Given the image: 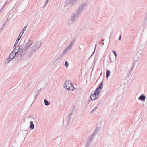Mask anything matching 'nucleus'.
<instances>
[{
  "mask_svg": "<svg viewBox=\"0 0 147 147\" xmlns=\"http://www.w3.org/2000/svg\"><path fill=\"white\" fill-rule=\"evenodd\" d=\"M15 49L16 50L17 53H18L17 56L18 59H21L24 55L26 54L28 49L25 46L23 45H18L15 48Z\"/></svg>",
  "mask_w": 147,
  "mask_h": 147,
  "instance_id": "nucleus-1",
  "label": "nucleus"
},
{
  "mask_svg": "<svg viewBox=\"0 0 147 147\" xmlns=\"http://www.w3.org/2000/svg\"><path fill=\"white\" fill-rule=\"evenodd\" d=\"M41 42L40 41H38L35 42L32 47L31 54H32V52H34L38 49L41 46Z\"/></svg>",
  "mask_w": 147,
  "mask_h": 147,
  "instance_id": "nucleus-2",
  "label": "nucleus"
},
{
  "mask_svg": "<svg viewBox=\"0 0 147 147\" xmlns=\"http://www.w3.org/2000/svg\"><path fill=\"white\" fill-rule=\"evenodd\" d=\"M64 86L66 89L71 90H73L74 88V86L72 83L70 81L68 80H67L65 81L64 84Z\"/></svg>",
  "mask_w": 147,
  "mask_h": 147,
  "instance_id": "nucleus-3",
  "label": "nucleus"
},
{
  "mask_svg": "<svg viewBox=\"0 0 147 147\" xmlns=\"http://www.w3.org/2000/svg\"><path fill=\"white\" fill-rule=\"evenodd\" d=\"M86 3H81L79 6L77 11V13L76 14L79 17L80 15L86 6Z\"/></svg>",
  "mask_w": 147,
  "mask_h": 147,
  "instance_id": "nucleus-4",
  "label": "nucleus"
},
{
  "mask_svg": "<svg viewBox=\"0 0 147 147\" xmlns=\"http://www.w3.org/2000/svg\"><path fill=\"white\" fill-rule=\"evenodd\" d=\"M79 17L76 14H74L70 17V19L68 20V24L70 25L74 23L75 20H77Z\"/></svg>",
  "mask_w": 147,
  "mask_h": 147,
  "instance_id": "nucleus-5",
  "label": "nucleus"
},
{
  "mask_svg": "<svg viewBox=\"0 0 147 147\" xmlns=\"http://www.w3.org/2000/svg\"><path fill=\"white\" fill-rule=\"evenodd\" d=\"M26 28H27V26H25V27H24V28H23V30H22L21 32H20V34H19V35L18 37V38H17V39L16 40V41L15 42V44L14 45V47H15V46H16V44H17V43H18L20 39V38L21 37L23 33H24V31L26 30Z\"/></svg>",
  "mask_w": 147,
  "mask_h": 147,
  "instance_id": "nucleus-6",
  "label": "nucleus"
},
{
  "mask_svg": "<svg viewBox=\"0 0 147 147\" xmlns=\"http://www.w3.org/2000/svg\"><path fill=\"white\" fill-rule=\"evenodd\" d=\"M32 43L33 41L32 40H29L28 42L26 43L24 46L27 48L29 50L30 48V46L32 44Z\"/></svg>",
  "mask_w": 147,
  "mask_h": 147,
  "instance_id": "nucleus-7",
  "label": "nucleus"
},
{
  "mask_svg": "<svg viewBox=\"0 0 147 147\" xmlns=\"http://www.w3.org/2000/svg\"><path fill=\"white\" fill-rule=\"evenodd\" d=\"M17 53L16 52V50H15L14 49L13 50L10 54L9 57L11 58H12L13 59L16 56V55Z\"/></svg>",
  "mask_w": 147,
  "mask_h": 147,
  "instance_id": "nucleus-8",
  "label": "nucleus"
},
{
  "mask_svg": "<svg viewBox=\"0 0 147 147\" xmlns=\"http://www.w3.org/2000/svg\"><path fill=\"white\" fill-rule=\"evenodd\" d=\"M73 1V2H72L70 0H68L65 2V5H64V6L65 7H67L68 6L74 4V1Z\"/></svg>",
  "mask_w": 147,
  "mask_h": 147,
  "instance_id": "nucleus-9",
  "label": "nucleus"
},
{
  "mask_svg": "<svg viewBox=\"0 0 147 147\" xmlns=\"http://www.w3.org/2000/svg\"><path fill=\"white\" fill-rule=\"evenodd\" d=\"M146 96L144 94H142L139 97L138 99L144 102L145 101Z\"/></svg>",
  "mask_w": 147,
  "mask_h": 147,
  "instance_id": "nucleus-10",
  "label": "nucleus"
},
{
  "mask_svg": "<svg viewBox=\"0 0 147 147\" xmlns=\"http://www.w3.org/2000/svg\"><path fill=\"white\" fill-rule=\"evenodd\" d=\"M142 53V51L141 50L139 51L136 55L134 56V57H136L138 58L137 60H138L140 58V56L141 55Z\"/></svg>",
  "mask_w": 147,
  "mask_h": 147,
  "instance_id": "nucleus-11",
  "label": "nucleus"
},
{
  "mask_svg": "<svg viewBox=\"0 0 147 147\" xmlns=\"http://www.w3.org/2000/svg\"><path fill=\"white\" fill-rule=\"evenodd\" d=\"M100 90H98L96 89L95 90L94 93L93 94L96 96H97V97H99L100 93Z\"/></svg>",
  "mask_w": 147,
  "mask_h": 147,
  "instance_id": "nucleus-12",
  "label": "nucleus"
},
{
  "mask_svg": "<svg viewBox=\"0 0 147 147\" xmlns=\"http://www.w3.org/2000/svg\"><path fill=\"white\" fill-rule=\"evenodd\" d=\"M98 97H97V96H96L95 95H94L93 94H92L91 95L90 98L91 100L92 101L97 99L98 98Z\"/></svg>",
  "mask_w": 147,
  "mask_h": 147,
  "instance_id": "nucleus-13",
  "label": "nucleus"
},
{
  "mask_svg": "<svg viewBox=\"0 0 147 147\" xmlns=\"http://www.w3.org/2000/svg\"><path fill=\"white\" fill-rule=\"evenodd\" d=\"M30 125L29 128L31 129H33L34 128V125L33 124V122L32 121H31L30 122Z\"/></svg>",
  "mask_w": 147,
  "mask_h": 147,
  "instance_id": "nucleus-14",
  "label": "nucleus"
},
{
  "mask_svg": "<svg viewBox=\"0 0 147 147\" xmlns=\"http://www.w3.org/2000/svg\"><path fill=\"white\" fill-rule=\"evenodd\" d=\"M103 86V83L102 82L98 86L97 88L96 89L98 90H99V89H101Z\"/></svg>",
  "mask_w": 147,
  "mask_h": 147,
  "instance_id": "nucleus-15",
  "label": "nucleus"
},
{
  "mask_svg": "<svg viewBox=\"0 0 147 147\" xmlns=\"http://www.w3.org/2000/svg\"><path fill=\"white\" fill-rule=\"evenodd\" d=\"M97 133V131L96 130H95L94 131V132L93 133V134L91 136V138H88V140L89 141H91L92 139H93L94 138V135L95 134H96Z\"/></svg>",
  "mask_w": 147,
  "mask_h": 147,
  "instance_id": "nucleus-16",
  "label": "nucleus"
},
{
  "mask_svg": "<svg viewBox=\"0 0 147 147\" xmlns=\"http://www.w3.org/2000/svg\"><path fill=\"white\" fill-rule=\"evenodd\" d=\"M74 43V40L72 41L71 43L69 44V45L68 46H67V47L70 48V49H71L72 46L73 45Z\"/></svg>",
  "mask_w": 147,
  "mask_h": 147,
  "instance_id": "nucleus-17",
  "label": "nucleus"
},
{
  "mask_svg": "<svg viewBox=\"0 0 147 147\" xmlns=\"http://www.w3.org/2000/svg\"><path fill=\"white\" fill-rule=\"evenodd\" d=\"M72 115H73L72 113H71L68 115V120L67 122L68 123H69V122L70 120L71 119V116Z\"/></svg>",
  "mask_w": 147,
  "mask_h": 147,
  "instance_id": "nucleus-18",
  "label": "nucleus"
},
{
  "mask_svg": "<svg viewBox=\"0 0 147 147\" xmlns=\"http://www.w3.org/2000/svg\"><path fill=\"white\" fill-rule=\"evenodd\" d=\"M45 105L46 106H48L50 104L49 102L47 101L46 99H45L44 100Z\"/></svg>",
  "mask_w": 147,
  "mask_h": 147,
  "instance_id": "nucleus-19",
  "label": "nucleus"
},
{
  "mask_svg": "<svg viewBox=\"0 0 147 147\" xmlns=\"http://www.w3.org/2000/svg\"><path fill=\"white\" fill-rule=\"evenodd\" d=\"M110 75V72L108 70H107L106 71V77L108 78L109 76Z\"/></svg>",
  "mask_w": 147,
  "mask_h": 147,
  "instance_id": "nucleus-20",
  "label": "nucleus"
},
{
  "mask_svg": "<svg viewBox=\"0 0 147 147\" xmlns=\"http://www.w3.org/2000/svg\"><path fill=\"white\" fill-rule=\"evenodd\" d=\"M70 49H71L67 47L63 51L65 52V53L66 54L67 52L69 51Z\"/></svg>",
  "mask_w": 147,
  "mask_h": 147,
  "instance_id": "nucleus-21",
  "label": "nucleus"
},
{
  "mask_svg": "<svg viewBox=\"0 0 147 147\" xmlns=\"http://www.w3.org/2000/svg\"><path fill=\"white\" fill-rule=\"evenodd\" d=\"M65 54H66L65 53V52L63 51L62 54L59 56V58H61L63 57L64 56Z\"/></svg>",
  "mask_w": 147,
  "mask_h": 147,
  "instance_id": "nucleus-22",
  "label": "nucleus"
},
{
  "mask_svg": "<svg viewBox=\"0 0 147 147\" xmlns=\"http://www.w3.org/2000/svg\"><path fill=\"white\" fill-rule=\"evenodd\" d=\"M28 121H32V120H33L34 119V118L30 116H29L28 117Z\"/></svg>",
  "mask_w": 147,
  "mask_h": 147,
  "instance_id": "nucleus-23",
  "label": "nucleus"
},
{
  "mask_svg": "<svg viewBox=\"0 0 147 147\" xmlns=\"http://www.w3.org/2000/svg\"><path fill=\"white\" fill-rule=\"evenodd\" d=\"M98 108L97 107H96L94 108L92 110L90 111V113H94L95 111Z\"/></svg>",
  "mask_w": 147,
  "mask_h": 147,
  "instance_id": "nucleus-24",
  "label": "nucleus"
},
{
  "mask_svg": "<svg viewBox=\"0 0 147 147\" xmlns=\"http://www.w3.org/2000/svg\"><path fill=\"white\" fill-rule=\"evenodd\" d=\"M12 59V58H11L9 57L7 60V63H8Z\"/></svg>",
  "mask_w": 147,
  "mask_h": 147,
  "instance_id": "nucleus-25",
  "label": "nucleus"
},
{
  "mask_svg": "<svg viewBox=\"0 0 147 147\" xmlns=\"http://www.w3.org/2000/svg\"><path fill=\"white\" fill-rule=\"evenodd\" d=\"M112 52L115 55V57H116L117 56V55L116 51L114 50H113Z\"/></svg>",
  "mask_w": 147,
  "mask_h": 147,
  "instance_id": "nucleus-26",
  "label": "nucleus"
},
{
  "mask_svg": "<svg viewBox=\"0 0 147 147\" xmlns=\"http://www.w3.org/2000/svg\"><path fill=\"white\" fill-rule=\"evenodd\" d=\"M65 65L66 67H68L69 65V63L67 61H65Z\"/></svg>",
  "mask_w": 147,
  "mask_h": 147,
  "instance_id": "nucleus-27",
  "label": "nucleus"
},
{
  "mask_svg": "<svg viewBox=\"0 0 147 147\" xmlns=\"http://www.w3.org/2000/svg\"><path fill=\"white\" fill-rule=\"evenodd\" d=\"M91 100L90 99L88 100L86 102V105H88L91 102Z\"/></svg>",
  "mask_w": 147,
  "mask_h": 147,
  "instance_id": "nucleus-28",
  "label": "nucleus"
},
{
  "mask_svg": "<svg viewBox=\"0 0 147 147\" xmlns=\"http://www.w3.org/2000/svg\"><path fill=\"white\" fill-rule=\"evenodd\" d=\"M49 0H47L46 2H45V4L44 5V6H45L48 3V1Z\"/></svg>",
  "mask_w": 147,
  "mask_h": 147,
  "instance_id": "nucleus-29",
  "label": "nucleus"
},
{
  "mask_svg": "<svg viewBox=\"0 0 147 147\" xmlns=\"http://www.w3.org/2000/svg\"><path fill=\"white\" fill-rule=\"evenodd\" d=\"M96 45H97V44H95V48H94V52H93V53H92V55H91V56H92V55L94 53V52H95V49L96 48Z\"/></svg>",
  "mask_w": 147,
  "mask_h": 147,
  "instance_id": "nucleus-30",
  "label": "nucleus"
},
{
  "mask_svg": "<svg viewBox=\"0 0 147 147\" xmlns=\"http://www.w3.org/2000/svg\"><path fill=\"white\" fill-rule=\"evenodd\" d=\"M119 40H121V35H120V36L119 37Z\"/></svg>",
  "mask_w": 147,
  "mask_h": 147,
  "instance_id": "nucleus-31",
  "label": "nucleus"
},
{
  "mask_svg": "<svg viewBox=\"0 0 147 147\" xmlns=\"http://www.w3.org/2000/svg\"><path fill=\"white\" fill-rule=\"evenodd\" d=\"M145 20H147V13L146 14V16Z\"/></svg>",
  "mask_w": 147,
  "mask_h": 147,
  "instance_id": "nucleus-32",
  "label": "nucleus"
},
{
  "mask_svg": "<svg viewBox=\"0 0 147 147\" xmlns=\"http://www.w3.org/2000/svg\"><path fill=\"white\" fill-rule=\"evenodd\" d=\"M5 25V23H4L3 25V26H4Z\"/></svg>",
  "mask_w": 147,
  "mask_h": 147,
  "instance_id": "nucleus-33",
  "label": "nucleus"
},
{
  "mask_svg": "<svg viewBox=\"0 0 147 147\" xmlns=\"http://www.w3.org/2000/svg\"><path fill=\"white\" fill-rule=\"evenodd\" d=\"M3 29V27H2L1 28V30H2Z\"/></svg>",
  "mask_w": 147,
  "mask_h": 147,
  "instance_id": "nucleus-34",
  "label": "nucleus"
},
{
  "mask_svg": "<svg viewBox=\"0 0 147 147\" xmlns=\"http://www.w3.org/2000/svg\"><path fill=\"white\" fill-rule=\"evenodd\" d=\"M75 1H77L78 0H75Z\"/></svg>",
  "mask_w": 147,
  "mask_h": 147,
  "instance_id": "nucleus-35",
  "label": "nucleus"
}]
</instances>
